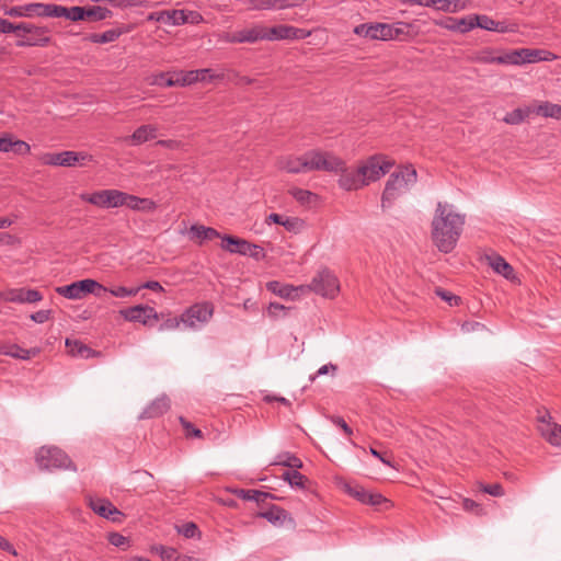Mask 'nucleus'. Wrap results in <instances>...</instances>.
<instances>
[{
  "label": "nucleus",
  "mask_w": 561,
  "mask_h": 561,
  "mask_svg": "<svg viewBox=\"0 0 561 561\" xmlns=\"http://www.w3.org/2000/svg\"><path fill=\"white\" fill-rule=\"evenodd\" d=\"M474 60L482 64H507L506 54L503 56H494L491 50L479 53Z\"/></svg>",
  "instance_id": "de8ad7c7"
},
{
  "label": "nucleus",
  "mask_w": 561,
  "mask_h": 561,
  "mask_svg": "<svg viewBox=\"0 0 561 561\" xmlns=\"http://www.w3.org/2000/svg\"><path fill=\"white\" fill-rule=\"evenodd\" d=\"M180 323H182L181 317L169 318L161 324L160 330H175L179 328Z\"/></svg>",
  "instance_id": "69168bd1"
},
{
  "label": "nucleus",
  "mask_w": 561,
  "mask_h": 561,
  "mask_svg": "<svg viewBox=\"0 0 561 561\" xmlns=\"http://www.w3.org/2000/svg\"><path fill=\"white\" fill-rule=\"evenodd\" d=\"M330 421L339 426L347 436H351L353 434V430L347 425V423L344 421L341 416H330Z\"/></svg>",
  "instance_id": "052dcab7"
},
{
  "label": "nucleus",
  "mask_w": 561,
  "mask_h": 561,
  "mask_svg": "<svg viewBox=\"0 0 561 561\" xmlns=\"http://www.w3.org/2000/svg\"><path fill=\"white\" fill-rule=\"evenodd\" d=\"M176 529L178 533L183 535L185 538H193L199 534L198 527L192 522L185 523L182 526L176 527Z\"/></svg>",
  "instance_id": "603ef678"
},
{
  "label": "nucleus",
  "mask_w": 561,
  "mask_h": 561,
  "mask_svg": "<svg viewBox=\"0 0 561 561\" xmlns=\"http://www.w3.org/2000/svg\"><path fill=\"white\" fill-rule=\"evenodd\" d=\"M435 293L443 300L447 301L450 306L458 305V301L460 299L458 296H455L451 293L444 290L442 288H436Z\"/></svg>",
  "instance_id": "13d9d810"
},
{
  "label": "nucleus",
  "mask_w": 561,
  "mask_h": 561,
  "mask_svg": "<svg viewBox=\"0 0 561 561\" xmlns=\"http://www.w3.org/2000/svg\"><path fill=\"white\" fill-rule=\"evenodd\" d=\"M91 160V156L78 151L47 152L41 157V162L45 165L76 167Z\"/></svg>",
  "instance_id": "1a4fd4ad"
},
{
  "label": "nucleus",
  "mask_w": 561,
  "mask_h": 561,
  "mask_svg": "<svg viewBox=\"0 0 561 561\" xmlns=\"http://www.w3.org/2000/svg\"><path fill=\"white\" fill-rule=\"evenodd\" d=\"M339 179V185L346 191H356L364 186L362 181V174L359 173V167L355 171H348L344 167Z\"/></svg>",
  "instance_id": "393cba45"
},
{
  "label": "nucleus",
  "mask_w": 561,
  "mask_h": 561,
  "mask_svg": "<svg viewBox=\"0 0 561 561\" xmlns=\"http://www.w3.org/2000/svg\"><path fill=\"white\" fill-rule=\"evenodd\" d=\"M278 168L288 173L310 172L309 151L300 157H284L278 160Z\"/></svg>",
  "instance_id": "6ab92c4d"
},
{
  "label": "nucleus",
  "mask_w": 561,
  "mask_h": 561,
  "mask_svg": "<svg viewBox=\"0 0 561 561\" xmlns=\"http://www.w3.org/2000/svg\"><path fill=\"white\" fill-rule=\"evenodd\" d=\"M36 463L42 470L70 469L72 466L70 458L58 447L43 446L36 453Z\"/></svg>",
  "instance_id": "7ed1b4c3"
},
{
  "label": "nucleus",
  "mask_w": 561,
  "mask_h": 561,
  "mask_svg": "<svg viewBox=\"0 0 561 561\" xmlns=\"http://www.w3.org/2000/svg\"><path fill=\"white\" fill-rule=\"evenodd\" d=\"M479 486H480L481 491H483L484 493H488L492 496H503L504 495V490L500 483H493V484L480 483Z\"/></svg>",
  "instance_id": "864d4df0"
},
{
  "label": "nucleus",
  "mask_w": 561,
  "mask_h": 561,
  "mask_svg": "<svg viewBox=\"0 0 561 561\" xmlns=\"http://www.w3.org/2000/svg\"><path fill=\"white\" fill-rule=\"evenodd\" d=\"M554 58L556 56L552 53L543 49L520 48L506 54V60L510 65L530 64L542 60L548 61Z\"/></svg>",
  "instance_id": "9b49d317"
},
{
  "label": "nucleus",
  "mask_w": 561,
  "mask_h": 561,
  "mask_svg": "<svg viewBox=\"0 0 561 561\" xmlns=\"http://www.w3.org/2000/svg\"><path fill=\"white\" fill-rule=\"evenodd\" d=\"M476 27L497 33H514L517 31V24L506 21H495L488 15L476 14Z\"/></svg>",
  "instance_id": "aec40b11"
},
{
  "label": "nucleus",
  "mask_w": 561,
  "mask_h": 561,
  "mask_svg": "<svg viewBox=\"0 0 561 561\" xmlns=\"http://www.w3.org/2000/svg\"><path fill=\"white\" fill-rule=\"evenodd\" d=\"M157 550L160 551V556L163 561H175V558L178 556L175 549L160 546L159 548H157Z\"/></svg>",
  "instance_id": "680f3d73"
},
{
  "label": "nucleus",
  "mask_w": 561,
  "mask_h": 561,
  "mask_svg": "<svg viewBox=\"0 0 561 561\" xmlns=\"http://www.w3.org/2000/svg\"><path fill=\"white\" fill-rule=\"evenodd\" d=\"M122 35L119 30H107L102 34H91L88 39L92 43L105 44L116 41Z\"/></svg>",
  "instance_id": "49530a36"
},
{
  "label": "nucleus",
  "mask_w": 561,
  "mask_h": 561,
  "mask_svg": "<svg viewBox=\"0 0 561 561\" xmlns=\"http://www.w3.org/2000/svg\"><path fill=\"white\" fill-rule=\"evenodd\" d=\"M170 409V399L165 396L153 400L142 412L141 417L152 419L164 414Z\"/></svg>",
  "instance_id": "2f4dec72"
},
{
  "label": "nucleus",
  "mask_w": 561,
  "mask_h": 561,
  "mask_svg": "<svg viewBox=\"0 0 561 561\" xmlns=\"http://www.w3.org/2000/svg\"><path fill=\"white\" fill-rule=\"evenodd\" d=\"M66 346L69 354L75 357L90 358L98 355L95 351L78 340L67 339Z\"/></svg>",
  "instance_id": "c9c22d12"
},
{
  "label": "nucleus",
  "mask_w": 561,
  "mask_h": 561,
  "mask_svg": "<svg viewBox=\"0 0 561 561\" xmlns=\"http://www.w3.org/2000/svg\"><path fill=\"white\" fill-rule=\"evenodd\" d=\"M465 217L448 204L438 203L432 221V238L439 251L451 252L462 231Z\"/></svg>",
  "instance_id": "f257e3e1"
},
{
  "label": "nucleus",
  "mask_w": 561,
  "mask_h": 561,
  "mask_svg": "<svg viewBox=\"0 0 561 561\" xmlns=\"http://www.w3.org/2000/svg\"><path fill=\"white\" fill-rule=\"evenodd\" d=\"M51 3H30L21 7H13L5 11L11 16H51Z\"/></svg>",
  "instance_id": "a211bd4d"
},
{
  "label": "nucleus",
  "mask_w": 561,
  "mask_h": 561,
  "mask_svg": "<svg viewBox=\"0 0 561 561\" xmlns=\"http://www.w3.org/2000/svg\"><path fill=\"white\" fill-rule=\"evenodd\" d=\"M179 420L185 431L186 436H193L197 438L203 437L202 431L196 428L191 422L185 420L183 416H180Z\"/></svg>",
  "instance_id": "5fc2aeb1"
},
{
  "label": "nucleus",
  "mask_w": 561,
  "mask_h": 561,
  "mask_svg": "<svg viewBox=\"0 0 561 561\" xmlns=\"http://www.w3.org/2000/svg\"><path fill=\"white\" fill-rule=\"evenodd\" d=\"M125 192L118 190H101L92 194L82 193L80 198L92 205L103 208H116L124 206Z\"/></svg>",
  "instance_id": "6e6552de"
},
{
  "label": "nucleus",
  "mask_w": 561,
  "mask_h": 561,
  "mask_svg": "<svg viewBox=\"0 0 561 561\" xmlns=\"http://www.w3.org/2000/svg\"><path fill=\"white\" fill-rule=\"evenodd\" d=\"M214 314L211 302L203 301L187 308L182 314L181 320L187 328L194 329L197 323H207Z\"/></svg>",
  "instance_id": "9d476101"
},
{
  "label": "nucleus",
  "mask_w": 561,
  "mask_h": 561,
  "mask_svg": "<svg viewBox=\"0 0 561 561\" xmlns=\"http://www.w3.org/2000/svg\"><path fill=\"white\" fill-rule=\"evenodd\" d=\"M23 32L32 35L27 42L19 43L22 45H39L44 46L49 43V37L47 36L48 30L46 27L36 26L31 23H20L15 25V33Z\"/></svg>",
  "instance_id": "2eb2a0df"
},
{
  "label": "nucleus",
  "mask_w": 561,
  "mask_h": 561,
  "mask_svg": "<svg viewBox=\"0 0 561 561\" xmlns=\"http://www.w3.org/2000/svg\"><path fill=\"white\" fill-rule=\"evenodd\" d=\"M388 504L389 501L382 496L380 493H369L367 494L365 504H369L373 506H380L381 504Z\"/></svg>",
  "instance_id": "4d7b16f0"
},
{
  "label": "nucleus",
  "mask_w": 561,
  "mask_h": 561,
  "mask_svg": "<svg viewBox=\"0 0 561 561\" xmlns=\"http://www.w3.org/2000/svg\"><path fill=\"white\" fill-rule=\"evenodd\" d=\"M124 206H127L131 210L151 213L156 210L157 204L150 198H141L128 193H125Z\"/></svg>",
  "instance_id": "a878e982"
},
{
  "label": "nucleus",
  "mask_w": 561,
  "mask_h": 561,
  "mask_svg": "<svg viewBox=\"0 0 561 561\" xmlns=\"http://www.w3.org/2000/svg\"><path fill=\"white\" fill-rule=\"evenodd\" d=\"M230 492L239 499L244 501H253L257 504L265 503L267 499L274 497L271 493L259 490L231 489Z\"/></svg>",
  "instance_id": "f704fd0d"
},
{
  "label": "nucleus",
  "mask_w": 561,
  "mask_h": 561,
  "mask_svg": "<svg viewBox=\"0 0 561 561\" xmlns=\"http://www.w3.org/2000/svg\"><path fill=\"white\" fill-rule=\"evenodd\" d=\"M187 13L185 10H171L158 13L157 21L171 25H182L187 23Z\"/></svg>",
  "instance_id": "e433bc0d"
},
{
  "label": "nucleus",
  "mask_w": 561,
  "mask_h": 561,
  "mask_svg": "<svg viewBox=\"0 0 561 561\" xmlns=\"http://www.w3.org/2000/svg\"><path fill=\"white\" fill-rule=\"evenodd\" d=\"M486 261L489 265L492 267V270L505 277L506 279H513L514 278V270L513 267L500 255L492 254L486 255Z\"/></svg>",
  "instance_id": "473e14b6"
},
{
  "label": "nucleus",
  "mask_w": 561,
  "mask_h": 561,
  "mask_svg": "<svg viewBox=\"0 0 561 561\" xmlns=\"http://www.w3.org/2000/svg\"><path fill=\"white\" fill-rule=\"evenodd\" d=\"M393 165V160L387 159L381 154L368 158L359 164V173L362 174L364 186L379 180L381 176L387 174Z\"/></svg>",
  "instance_id": "39448f33"
},
{
  "label": "nucleus",
  "mask_w": 561,
  "mask_h": 561,
  "mask_svg": "<svg viewBox=\"0 0 561 561\" xmlns=\"http://www.w3.org/2000/svg\"><path fill=\"white\" fill-rule=\"evenodd\" d=\"M108 541L115 547H121L127 542V539H126V537H124L123 535H121L118 533H113V534H110Z\"/></svg>",
  "instance_id": "338daca9"
},
{
  "label": "nucleus",
  "mask_w": 561,
  "mask_h": 561,
  "mask_svg": "<svg viewBox=\"0 0 561 561\" xmlns=\"http://www.w3.org/2000/svg\"><path fill=\"white\" fill-rule=\"evenodd\" d=\"M286 308L278 302H271L267 308V312L271 317H277L280 311H284Z\"/></svg>",
  "instance_id": "774afa93"
},
{
  "label": "nucleus",
  "mask_w": 561,
  "mask_h": 561,
  "mask_svg": "<svg viewBox=\"0 0 561 561\" xmlns=\"http://www.w3.org/2000/svg\"><path fill=\"white\" fill-rule=\"evenodd\" d=\"M345 490L346 492L352 495L354 499L358 500L359 502L364 503L365 504V501H366V497H367V494H368V491H366L364 488L359 486V485H350V484H346L345 485Z\"/></svg>",
  "instance_id": "3c124183"
},
{
  "label": "nucleus",
  "mask_w": 561,
  "mask_h": 561,
  "mask_svg": "<svg viewBox=\"0 0 561 561\" xmlns=\"http://www.w3.org/2000/svg\"><path fill=\"white\" fill-rule=\"evenodd\" d=\"M267 290L271 293L282 297V298H290L294 299L297 296L298 291H306L305 286L294 287L291 285H285L277 280H272L266 284Z\"/></svg>",
  "instance_id": "c756f323"
},
{
  "label": "nucleus",
  "mask_w": 561,
  "mask_h": 561,
  "mask_svg": "<svg viewBox=\"0 0 561 561\" xmlns=\"http://www.w3.org/2000/svg\"><path fill=\"white\" fill-rule=\"evenodd\" d=\"M158 128L154 125H141L125 141L131 146H139L157 137Z\"/></svg>",
  "instance_id": "b1692460"
},
{
  "label": "nucleus",
  "mask_w": 561,
  "mask_h": 561,
  "mask_svg": "<svg viewBox=\"0 0 561 561\" xmlns=\"http://www.w3.org/2000/svg\"><path fill=\"white\" fill-rule=\"evenodd\" d=\"M83 20L98 22L103 21L112 16V11L107 8L94 5V7H84Z\"/></svg>",
  "instance_id": "58836bf2"
},
{
  "label": "nucleus",
  "mask_w": 561,
  "mask_h": 561,
  "mask_svg": "<svg viewBox=\"0 0 561 561\" xmlns=\"http://www.w3.org/2000/svg\"><path fill=\"white\" fill-rule=\"evenodd\" d=\"M403 3L417 4L425 8H434L439 11V0H400Z\"/></svg>",
  "instance_id": "bf43d9fd"
},
{
  "label": "nucleus",
  "mask_w": 561,
  "mask_h": 561,
  "mask_svg": "<svg viewBox=\"0 0 561 561\" xmlns=\"http://www.w3.org/2000/svg\"><path fill=\"white\" fill-rule=\"evenodd\" d=\"M309 165L311 171H325L339 173L344 169V161L335 154L321 150L309 151Z\"/></svg>",
  "instance_id": "0eeeda50"
},
{
  "label": "nucleus",
  "mask_w": 561,
  "mask_h": 561,
  "mask_svg": "<svg viewBox=\"0 0 561 561\" xmlns=\"http://www.w3.org/2000/svg\"><path fill=\"white\" fill-rule=\"evenodd\" d=\"M50 310H39L31 314V319L36 323H44L50 318Z\"/></svg>",
  "instance_id": "0e129e2a"
},
{
  "label": "nucleus",
  "mask_w": 561,
  "mask_h": 561,
  "mask_svg": "<svg viewBox=\"0 0 561 561\" xmlns=\"http://www.w3.org/2000/svg\"><path fill=\"white\" fill-rule=\"evenodd\" d=\"M437 25L453 32L467 33L476 27V14L461 19L447 18L437 22Z\"/></svg>",
  "instance_id": "4be33fe9"
},
{
  "label": "nucleus",
  "mask_w": 561,
  "mask_h": 561,
  "mask_svg": "<svg viewBox=\"0 0 561 561\" xmlns=\"http://www.w3.org/2000/svg\"><path fill=\"white\" fill-rule=\"evenodd\" d=\"M439 11L457 13L468 9L471 4L470 0H439Z\"/></svg>",
  "instance_id": "ea45409f"
},
{
  "label": "nucleus",
  "mask_w": 561,
  "mask_h": 561,
  "mask_svg": "<svg viewBox=\"0 0 561 561\" xmlns=\"http://www.w3.org/2000/svg\"><path fill=\"white\" fill-rule=\"evenodd\" d=\"M90 507L98 515L113 522H121V517L123 516V514L106 499H90Z\"/></svg>",
  "instance_id": "412c9836"
},
{
  "label": "nucleus",
  "mask_w": 561,
  "mask_h": 561,
  "mask_svg": "<svg viewBox=\"0 0 561 561\" xmlns=\"http://www.w3.org/2000/svg\"><path fill=\"white\" fill-rule=\"evenodd\" d=\"M354 33L367 38L371 37V23H363L354 27Z\"/></svg>",
  "instance_id": "e2e57ef3"
},
{
  "label": "nucleus",
  "mask_w": 561,
  "mask_h": 561,
  "mask_svg": "<svg viewBox=\"0 0 561 561\" xmlns=\"http://www.w3.org/2000/svg\"><path fill=\"white\" fill-rule=\"evenodd\" d=\"M305 287L306 290H312L322 297L331 299L340 293V282L328 267L319 270L311 283Z\"/></svg>",
  "instance_id": "20e7f679"
},
{
  "label": "nucleus",
  "mask_w": 561,
  "mask_h": 561,
  "mask_svg": "<svg viewBox=\"0 0 561 561\" xmlns=\"http://www.w3.org/2000/svg\"><path fill=\"white\" fill-rule=\"evenodd\" d=\"M106 287L91 278L73 282L69 285L56 288L57 294L68 299H82L88 294H94L95 296L101 297V295L106 293Z\"/></svg>",
  "instance_id": "423d86ee"
},
{
  "label": "nucleus",
  "mask_w": 561,
  "mask_h": 561,
  "mask_svg": "<svg viewBox=\"0 0 561 561\" xmlns=\"http://www.w3.org/2000/svg\"><path fill=\"white\" fill-rule=\"evenodd\" d=\"M139 290H140V288H127L125 286H116V287L107 288L106 291H108L114 297L125 298V297L136 296Z\"/></svg>",
  "instance_id": "8fccbe9b"
},
{
  "label": "nucleus",
  "mask_w": 561,
  "mask_h": 561,
  "mask_svg": "<svg viewBox=\"0 0 561 561\" xmlns=\"http://www.w3.org/2000/svg\"><path fill=\"white\" fill-rule=\"evenodd\" d=\"M30 151V145L23 140H13L9 135L0 137V152H14L24 156Z\"/></svg>",
  "instance_id": "bb28decb"
},
{
  "label": "nucleus",
  "mask_w": 561,
  "mask_h": 561,
  "mask_svg": "<svg viewBox=\"0 0 561 561\" xmlns=\"http://www.w3.org/2000/svg\"><path fill=\"white\" fill-rule=\"evenodd\" d=\"M274 465H280L284 467L300 469L302 468V461L290 453H282L277 455L276 460L273 462Z\"/></svg>",
  "instance_id": "c03bdc74"
},
{
  "label": "nucleus",
  "mask_w": 561,
  "mask_h": 561,
  "mask_svg": "<svg viewBox=\"0 0 561 561\" xmlns=\"http://www.w3.org/2000/svg\"><path fill=\"white\" fill-rule=\"evenodd\" d=\"M187 234L190 240L198 245H202L205 241L220 238V233L216 229L197 224L190 227Z\"/></svg>",
  "instance_id": "5701e85b"
},
{
  "label": "nucleus",
  "mask_w": 561,
  "mask_h": 561,
  "mask_svg": "<svg viewBox=\"0 0 561 561\" xmlns=\"http://www.w3.org/2000/svg\"><path fill=\"white\" fill-rule=\"evenodd\" d=\"M51 16L53 18H66L70 21H82L83 20V13H84V7H62L58 4L51 3Z\"/></svg>",
  "instance_id": "cd10ccee"
},
{
  "label": "nucleus",
  "mask_w": 561,
  "mask_h": 561,
  "mask_svg": "<svg viewBox=\"0 0 561 561\" xmlns=\"http://www.w3.org/2000/svg\"><path fill=\"white\" fill-rule=\"evenodd\" d=\"M538 431L550 445L561 447V425L552 422L548 413L538 417Z\"/></svg>",
  "instance_id": "ddd939ff"
},
{
  "label": "nucleus",
  "mask_w": 561,
  "mask_h": 561,
  "mask_svg": "<svg viewBox=\"0 0 561 561\" xmlns=\"http://www.w3.org/2000/svg\"><path fill=\"white\" fill-rule=\"evenodd\" d=\"M264 41L305 38L309 35V33H306L304 30L289 25L264 26Z\"/></svg>",
  "instance_id": "4468645a"
},
{
  "label": "nucleus",
  "mask_w": 561,
  "mask_h": 561,
  "mask_svg": "<svg viewBox=\"0 0 561 561\" xmlns=\"http://www.w3.org/2000/svg\"><path fill=\"white\" fill-rule=\"evenodd\" d=\"M259 516L267 519L272 524H277L286 519L287 513L279 506L273 505L267 511L260 513Z\"/></svg>",
  "instance_id": "37998d69"
},
{
  "label": "nucleus",
  "mask_w": 561,
  "mask_h": 561,
  "mask_svg": "<svg viewBox=\"0 0 561 561\" xmlns=\"http://www.w3.org/2000/svg\"><path fill=\"white\" fill-rule=\"evenodd\" d=\"M121 314L127 321L140 322L142 324H147L150 319L158 320L156 310L152 307L142 305L123 309L121 310Z\"/></svg>",
  "instance_id": "dca6fc26"
},
{
  "label": "nucleus",
  "mask_w": 561,
  "mask_h": 561,
  "mask_svg": "<svg viewBox=\"0 0 561 561\" xmlns=\"http://www.w3.org/2000/svg\"><path fill=\"white\" fill-rule=\"evenodd\" d=\"M531 113H536L535 107L526 106V107H518L510 113H507L503 122L510 125H518L522 122L525 121Z\"/></svg>",
  "instance_id": "4c0bfd02"
},
{
  "label": "nucleus",
  "mask_w": 561,
  "mask_h": 561,
  "mask_svg": "<svg viewBox=\"0 0 561 561\" xmlns=\"http://www.w3.org/2000/svg\"><path fill=\"white\" fill-rule=\"evenodd\" d=\"M39 353V348L34 347L30 350L22 348L18 344H8L0 346V354L7 355L18 359H30Z\"/></svg>",
  "instance_id": "7c9ffc66"
},
{
  "label": "nucleus",
  "mask_w": 561,
  "mask_h": 561,
  "mask_svg": "<svg viewBox=\"0 0 561 561\" xmlns=\"http://www.w3.org/2000/svg\"><path fill=\"white\" fill-rule=\"evenodd\" d=\"M221 248L230 253L245 255L251 250V243L233 236H225L222 237Z\"/></svg>",
  "instance_id": "c85d7f7f"
},
{
  "label": "nucleus",
  "mask_w": 561,
  "mask_h": 561,
  "mask_svg": "<svg viewBox=\"0 0 561 561\" xmlns=\"http://www.w3.org/2000/svg\"><path fill=\"white\" fill-rule=\"evenodd\" d=\"M391 27L389 23H371L373 41H391Z\"/></svg>",
  "instance_id": "79ce46f5"
},
{
  "label": "nucleus",
  "mask_w": 561,
  "mask_h": 561,
  "mask_svg": "<svg viewBox=\"0 0 561 561\" xmlns=\"http://www.w3.org/2000/svg\"><path fill=\"white\" fill-rule=\"evenodd\" d=\"M264 25L257 24L249 28H243L233 33H227L222 39L226 43L241 44V43H256L264 41Z\"/></svg>",
  "instance_id": "f8f14e48"
},
{
  "label": "nucleus",
  "mask_w": 561,
  "mask_h": 561,
  "mask_svg": "<svg viewBox=\"0 0 561 561\" xmlns=\"http://www.w3.org/2000/svg\"><path fill=\"white\" fill-rule=\"evenodd\" d=\"M291 480H290V486L298 488V489H306V483L308 479L301 474L297 469L293 470L291 473Z\"/></svg>",
  "instance_id": "6e6d98bb"
},
{
  "label": "nucleus",
  "mask_w": 561,
  "mask_h": 561,
  "mask_svg": "<svg viewBox=\"0 0 561 561\" xmlns=\"http://www.w3.org/2000/svg\"><path fill=\"white\" fill-rule=\"evenodd\" d=\"M535 110L536 114L541 115L543 117L561 119V105L553 104L550 102H542L538 106H536Z\"/></svg>",
  "instance_id": "a19ab883"
},
{
  "label": "nucleus",
  "mask_w": 561,
  "mask_h": 561,
  "mask_svg": "<svg viewBox=\"0 0 561 561\" xmlns=\"http://www.w3.org/2000/svg\"><path fill=\"white\" fill-rule=\"evenodd\" d=\"M417 180L416 170L412 165H405L393 172L386 182L385 190L381 195V207H391L393 202L405 194L410 186L414 185Z\"/></svg>",
  "instance_id": "f03ea898"
},
{
  "label": "nucleus",
  "mask_w": 561,
  "mask_h": 561,
  "mask_svg": "<svg viewBox=\"0 0 561 561\" xmlns=\"http://www.w3.org/2000/svg\"><path fill=\"white\" fill-rule=\"evenodd\" d=\"M289 193L297 202H299L302 205L309 204L312 198H316V195L310 191L298 187L291 188Z\"/></svg>",
  "instance_id": "09e8293b"
},
{
  "label": "nucleus",
  "mask_w": 561,
  "mask_h": 561,
  "mask_svg": "<svg viewBox=\"0 0 561 561\" xmlns=\"http://www.w3.org/2000/svg\"><path fill=\"white\" fill-rule=\"evenodd\" d=\"M43 299V295L37 289L11 288L7 290L4 301L16 304H36Z\"/></svg>",
  "instance_id": "f3484780"
},
{
  "label": "nucleus",
  "mask_w": 561,
  "mask_h": 561,
  "mask_svg": "<svg viewBox=\"0 0 561 561\" xmlns=\"http://www.w3.org/2000/svg\"><path fill=\"white\" fill-rule=\"evenodd\" d=\"M197 70L176 73V77H169L165 87L188 85L197 81H205V77H198Z\"/></svg>",
  "instance_id": "72a5a7b5"
},
{
  "label": "nucleus",
  "mask_w": 561,
  "mask_h": 561,
  "mask_svg": "<svg viewBox=\"0 0 561 561\" xmlns=\"http://www.w3.org/2000/svg\"><path fill=\"white\" fill-rule=\"evenodd\" d=\"M390 27H391V32H390L391 41H394V39L402 41L405 37L410 36V30H411L412 25L410 23L399 21L393 24H390Z\"/></svg>",
  "instance_id": "a18cd8bd"
}]
</instances>
